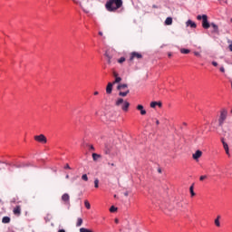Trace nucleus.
<instances>
[{
  "label": "nucleus",
  "instance_id": "obj_1",
  "mask_svg": "<svg viewBox=\"0 0 232 232\" xmlns=\"http://www.w3.org/2000/svg\"><path fill=\"white\" fill-rule=\"evenodd\" d=\"M122 6V0H108L105 8L108 12H117Z\"/></svg>",
  "mask_w": 232,
  "mask_h": 232
},
{
  "label": "nucleus",
  "instance_id": "obj_2",
  "mask_svg": "<svg viewBox=\"0 0 232 232\" xmlns=\"http://www.w3.org/2000/svg\"><path fill=\"white\" fill-rule=\"evenodd\" d=\"M115 106H121V110L123 111H128L130 108V102L126 101L124 102V99L122 98H119L115 102Z\"/></svg>",
  "mask_w": 232,
  "mask_h": 232
},
{
  "label": "nucleus",
  "instance_id": "obj_3",
  "mask_svg": "<svg viewBox=\"0 0 232 232\" xmlns=\"http://www.w3.org/2000/svg\"><path fill=\"white\" fill-rule=\"evenodd\" d=\"M226 119H227V111L223 110L220 112L219 120H218V123L220 127L224 126V121H226Z\"/></svg>",
  "mask_w": 232,
  "mask_h": 232
},
{
  "label": "nucleus",
  "instance_id": "obj_4",
  "mask_svg": "<svg viewBox=\"0 0 232 232\" xmlns=\"http://www.w3.org/2000/svg\"><path fill=\"white\" fill-rule=\"evenodd\" d=\"M34 140H36V142H40L41 144H46V142H48V140L44 134L34 136Z\"/></svg>",
  "mask_w": 232,
  "mask_h": 232
},
{
  "label": "nucleus",
  "instance_id": "obj_5",
  "mask_svg": "<svg viewBox=\"0 0 232 232\" xmlns=\"http://www.w3.org/2000/svg\"><path fill=\"white\" fill-rule=\"evenodd\" d=\"M211 24H209V22H208V15L203 14L202 15V27L205 28V30H208Z\"/></svg>",
  "mask_w": 232,
  "mask_h": 232
},
{
  "label": "nucleus",
  "instance_id": "obj_6",
  "mask_svg": "<svg viewBox=\"0 0 232 232\" xmlns=\"http://www.w3.org/2000/svg\"><path fill=\"white\" fill-rule=\"evenodd\" d=\"M133 59H142V54L137 52H132L130 53V61H133Z\"/></svg>",
  "mask_w": 232,
  "mask_h": 232
},
{
  "label": "nucleus",
  "instance_id": "obj_7",
  "mask_svg": "<svg viewBox=\"0 0 232 232\" xmlns=\"http://www.w3.org/2000/svg\"><path fill=\"white\" fill-rule=\"evenodd\" d=\"M62 200L64 202V204H70V195L68 193H64L62 196Z\"/></svg>",
  "mask_w": 232,
  "mask_h": 232
},
{
  "label": "nucleus",
  "instance_id": "obj_8",
  "mask_svg": "<svg viewBox=\"0 0 232 232\" xmlns=\"http://www.w3.org/2000/svg\"><path fill=\"white\" fill-rule=\"evenodd\" d=\"M111 92H113V83L112 82H109L107 84V87H106V93L108 95H111Z\"/></svg>",
  "mask_w": 232,
  "mask_h": 232
},
{
  "label": "nucleus",
  "instance_id": "obj_9",
  "mask_svg": "<svg viewBox=\"0 0 232 232\" xmlns=\"http://www.w3.org/2000/svg\"><path fill=\"white\" fill-rule=\"evenodd\" d=\"M222 144L227 157H231V154L229 153V146L226 143V141H224V140H222Z\"/></svg>",
  "mask_w": 232,
  "mask_h": 232
},
{
  "label": "nucleus",
  "instance_id": "obj_10",
  "mask_svg": "<svg viewBox=\"0 0 232 232\" xmlns=\"http://www.w3.org/2000/svg\"><path fill=\"white\" fill-rule=\"evenodd\" d=\"M14 215H16V217L21 216V206L17 205L14 209H13Z\"/></svg>",
  "mask_w": 232,
  "mask_h": 232
},
{
  "label": "nucleus",
  "instance_id": "obj_11",
  "mask_svg": "<svg viewBox=\"0 0 232 232\" xmlns=\"http://www.w3.org/2000/svg\"><path fill=\"white\" fill-rule=\"evenodd\" d=\"M194 160H197L198 159H200L202 157V152L200 150H197L193 155H192Z\"/></svg>",
  "mask_w": 232,
  "mask_h": 232
},
{
  "label": "nucleus",
  "instance_id": "obj_12",
  "mask_svg": "<svg viewBox=\"0 0 232 232\" xmlns=\"http://www.w3.org/2000/svg\"><path fill=\"white\" fill-rule=\"evenodd\" d=\"M136 110H138L139 111H140V115H146V110H144V106L142 105H138L136 107Z\"/></svg>",
  "mask_w": 232,
  "mask_h": 232
},
{
  "label": "nucleus",
  "instance_id": "obj_13",
  "mask_svg": "<svg viewBox=\"0 0 232 232\" xmlns=\"http://www.w3.org/2000/svg\"><path fill=\"white\" fill-rule=\"evenodd\" d=\"M186 25L190 26V28H197V24L191 20L187 21Z\"/></svg>",
  "mask_w": 232,
  "mask_h": 232
},
{
  "label": "nucleus",
  "instance_id": "obj_14",
  "mask_svg": "<svg viewBox=\"0 0 232 232\" xmlns=\"http://www.w3.org/2000/svg\"><path fill=\"white\" fill-rule=\"evenodd\" d=\"M126 88H128V84L126 83L119 84L117 86V90H119V92H122V90H126Z\"/></svg>",
  "mask_w": 232,
  "mask_h": 232
},
{
  "label": "nucleus",
  "instance_id": "obj_15",
  "mask_svg": "<svg viewBox=\"0 0 232 232\" xmlns=\"http://www.w3.org/2000/svg\"><path fill=\"white\" fill-rule=\"evenodd\" d=\"M165 24L167 26H169L170 24H173V18L171 17H167L166 20H165Z\"/></svg>",
  "mask_w": 232,
  "mask_h": 232
},
{
  "label": "nucleus",
  "instance_id": "obj_16",
  "mask_svg": "<svg viewBox=\"0 0 232 232\" xmlns=\"http://www.w3.org/2000/svg\"><path fill=\"white\" fill-rule=\"evenodd\" d=\"M130 93V90H127L126 92L120 91L119 95L120 97H126Z\"/></svg>",
  "mask_w": 232,
  "mask_h": 232
},
{
  "label": "nucleus",
  "instance_id": "obj_17",
  "mask_svg": "<svg viewBox=\"0 0 232 232\" xmlns=\"http://www.w3.org/2000/svg\"><path fill=\"white\" fill-rule=\"evenodd\" d=\"M105 57L107 58L108 64H111V56L110 53H108V52L105 53Z\"/></svg>",
  "mask_w": 232,
  "mask_h": 232
},
{
  "label": "nucleus",
  "instance_id": "obj_18",
  "mask_svg": "<svg viewBox=\"0 0 232 232\" xmlns=\"http://www.w3.org/2000/svg\"><path fill=\"white\" fill-rule=\"evenodd\" d=\"M3 224H10V218L9 217H4L2 218Z\"/></svg>",
  "mask_w": 232,
  "mask_h": 232
},
{
  "label": "nucleus",
  "instance_id": "obj_19",
  "mask_svg": "<svg viewBox=\"0 0 232 232\" xmlns=\"http://www.w3.org/2000/svg\"><path fill=\"white\" fill-rule=\"evenodd\" d=\"M82 226V218H78L76 222V227H81Z\"/></svg>",
  "mask_w": 232,
  "mask_h": 232
},
{
  "label": "nucleus",
  "instance_id": "obj_20",
  "mask_svg": "<svg viewBox=\"0 0 232 232\" xmlns=\"http://www.w3.org/2000/svg\"><path fill=\"white\" fill-rule=\"evenodd\" d=\"M191 197H195L194 184L189 188Z\"/></svg>",
  "mask_w": 232,
  "mask_h": 232
},
{
  "label": "nucleus",
  "instance_id": "obj_21",
  "mask_svg": "<svg viewBox=\"0 0 232 232\" xmlns=\"http://www.w3.org/2000/svg\"><path fill=\"white\" fill-rule=\"evenodd\" d=\"M98 159H101V155L97 153H92V160H97Z\"/></svg>",
  "mask_w": 232,
  "mask_h": 232
},
{
  "label": "nucleus",
  "instance_id": "obj_22",
  "mask_svg": "<svg viewBox=\"0 0 232 232\" xmlns=\"http://www.w3.org/2000/svg\"><path fill=\"white\" fill-rule=\"evenodd\" d=\"M84 206L87 209H91L92 205H90V201L89 200H85L84 201Z\"/></svg>",
  "mask_w": 232,
  "mask_h": 232
},
{
  "label": "nucleus",
  "instance_id": "obj_23",
  "mask_svg": "<svg viewBox=\"0 0 232 232\" xmlns=\"http://www.w3.org/2000/svg\"><path fill=\"white\" fill-rule=\"evenodd\" d=\"M210 26H212V28H214V32H218V25H217V24L212 23L210 24Z\"/></svg>",
  "mask_w": 232,
  "mask_h": 232
},
{
  "label": "nucleus",
  "instance_id": "obj_24",
  "mask_svg": "<svg viewBox=\"0 0 232 232\" xmlns=\"http://www.w3.org/2000/svg\"><path fill=\"white\" fill-rule=\"evenodd\" d=\"M121 81H122V78H121V77H116L115 80H114V82H112V84H117V83L121 82Z\"/></svg>",
  "mask_w": 232,
  "mask_h": 232
},
{
  "label": "nucleus",
  "instance_id": "obj_25",
  "mask_svg": "<svg viewBox=\"0 0 232 232\" xmlns=\"http://www.w3.org/2000/svg\"><path fill=\"white\" fill-rule=\"evenodd\" d=\"M126 61V58L125 57H121L119 60H118V63L120 64H122V63H124Z\"/></svg>",
  "mask_w": 232,
  "mask_h": 232
},
{
  "label": "nucleus",
  "instance_id": "obj_26",
  "mask_svg": "<svg viewBox=\"0 0 232 232\" xmlns=\"http://www.w3.org/2000/svg\"><path fill=\"white\" fill-rule=\"evenodd\" d=\"M159 104V102H150V108H155Z\"/></svg>",
  "mask_w": 232,
  "mask_h": 232
},
{
  "label": "nucleus",
  "instance_id": "obj_27",
  "mask_svg": "<svg viewBox=\"0 0 232 232\" xmlns=\"http://www.w3.org/2000/svg\"><path fill=\"white\" fill-rule=\"evenodd\" d=\"M82 179H83L84 182H88V175L83 174V175L82 176Z\"/></svg>",
  "mask_w": 232,
  "mask_h": 232
},
{
  "label": "nucleus",
  "instance_id": "obj_28",
  "mask_svg": "<svg viewBox=\"0 0 232 232\" xmlns=\"http://www.w3.org/2000/svg\"><path fill=\"white\" fill-rule=\"evenodd\" d=\"M110 211L111 213H115V211H117V208H115V206H111Z\"/></svg>",
  "mask_w": 232,
  "mask_h": 232
},
{
  "label": "nucleus",
  "instance_id": "obj_29",
  "mask_svg": "<svg viewBox=\"0 0 232 232\" xmlns=\"http://www.w3.org/2000/svg\"><path fill=\"white\" fill-rule=\"evenodd\" d=\"M214 223H215V226H217V227H220V220L215 219Z\"/></svg>",
  "mask_w": 232,
  "mask_h": 232
},
{
  "label": "nucleus",
  "instance_id": "obj_30",
  "mask_svg": "<svg viewBox=\"0 0 232 232\" xmlns=\"http://www.w3.org/2000/svg\"><path fill=\"white\" fill-rule=\"evenodd\" d=\"M180 52L182 53L188 54V53H189L190 51L188 49H181Z\"/></svg>",
  "mask_w": 232,
  "mask_h": 232
},
{
  "label": "nucleus",
  "instance_id": "obj_31",
  "mask_svg": "<svg viewBox=\"0 0 232 232\" xmlns=\"http://www.w3.org/2000/svg\"><path fill=\"white\" fill-rule=\"evenodd\" d=\"M94 188H99V179L94 180Z\"/></svg>",
  "mask_w": 232,
  "mask_h": 232
},
{
  "label": "nucleus",
  "instance_id": "obj_32",
  "mask_svg": "<svg viewBox=\"0 0 232 232\" xmlns=\"http://www.w3.org/2000/svg\"><path fill=\"white\" fill-rule=\"evenodd\" d=\"M87 146H89L90 150H92V151H95V148L93 147V145L87 144Z\"/></svg>",
  "mask_w": 232,
  "mask_h": 232
},
{
  "label": "nucleus",
  "instance_id": "obj_33",
  "mask_svg": "<svg viewBox=\"0 0 232 232\" xmlns=\"http://www.w3.org/2000/svg\"><path fill=\"white\" fill-rule=\"evenodd\" d=\"M205 179H208V176H200L199 180H205Z\"/></svg>",
  "mask_w": 232,
  "mask_h": 232
},
{
  "label": "nucleus",
  "instance_id": "obj_34",
  "mask_svg": "<svg viewBox=\"0 0 232 232\" xmlns=\"http://www.w3.org/2000/svg\"><path fill=\"white\" fill-rule=\"evenodd\" d=\"M230 44L228 45V50H230V52H232V41L229 42Z\"/></svg>",
  "mask_w": 232,
  "mask_h": 232
},
{
  "label": "nucleus",
  "instance_id": "obj_35",
  "mask_svg": "<svg viewBox=\"0 0 232 232\" xmlns=\"http://www.w3.org/2000/svg\"><path fill=\"white\" fill-rule=\"evenodd\" d=\"M220 72H222V73H225V72H226V69L224 68V67H220Z\"/></svg>",
  "mask_w": 232,
  "mask_h": 232
},
{
  "label": "nucleus",
  "instance_id": "obj_36",
  "mask_svg": "<svg viewBox=\"0 0 232 232\" xmlns=\"http://www.w3.org/2000/svg\"><path fill=\"white\" fill-rule=\"evenodd\" d=\"M113 77H115L116 79L117 77H119V73H117L116 72H113Z\"/></svg>",
  "mask_w": 232,
  "mask_h": 232
},
{
  "label": "nucleus",
  "instance_id": "obj_37",
  "mask_svg": "<svg viewBox=\"0 0 232 232\" xmlns=\"http://www.w3.org/2000/svg\"><path fill=\"white\" fill-rule=\"evenodd\" d=\"M194 55H196L197 57H200V53L196 52V53H194Z\"/></svg>",
  "mask_w": 232,
  "mask_h": 232
},
{
  "label": "nucleus",
  "instance_id": "obj_38",
  "mask_svg": "<svg viewBox=\"0 0 232 232\" xmlns=\"http://www.w3.org/2000/svg\"><path fill=\"white\" fill-rule=\"evenodd\" d=\"M64 169H71L70 165L66 164L65 167H64Z\"/></svg>",
  "mask_w": 232,
  "mask_h": 232
},
{
  "label": "nucleus",
  "instance_id": "obj_39",
  "mask_svg": "<svg viewBox=\"0 0 232 232\" xmlns=\"http://www.w3.org/2000/svg\"><path fill=\"white\" fill-rule=\"evenodd\" d=\"M197 19H198V21L202 20V15H200V14H199V15H198V16H197Z\"/></svg>",
  "mask_w": 232,
  "mask_h": 232
},
{
  "label": "nucleus",
  "instance_id": "obj_40",
  "mask_svg": "<svg viewBox=\"0 0 232 232\" xmlns=\"http://www.w3.org/2000/svg\"><path fill=\"white\" fill-rule=\"evenodd\" d=\"M212 65H213V66H218V63H217V62H212Z\"/></svg>",
  "mask_w": 232,
  "mask_h": 232
},
{
  "label": "nucleus",
  "instance_id": "obj_41",
  "mask_svg": "<svg viewBox=\"0 0 232 232\" xmlns=\"http://www.w3.org/2000/svg\"><path fill=\"white\" fill-rule=\"evenodd\" d=\"M157 106H159L160 108H162V102H158Z\"/></svg>",
  "mask_w": 232,
  "mask_h": 232
},
{
  "label": "nucleus",
  "instance_id": "obj_42",
  "mask_svg": "<svg viewBox=\"0 0 232 232\" xmlns=\"http://www.w3.org/2000/svg\"><path fill=\"white\" fill-rule=\"evenodd\" d=\"M156 124L157 126H159L160 124V121H159V120H156Z\"/></svg>",
  "mask_w": 232,
  "mask_h": 232
},
{
  "label": "nucleus",
  "instance_id": "obj_43",
  "mask_svg": "<svg viewBox=\"0 0 232 232\" xmlns=\"http://www.w3.org/2000/svg\"><path fill=\"white\" fill-rule=\"evenodd\" d=\"M58 232H66L65 229H60Z\"/></svg>",
  "mask_w": 232,
  "mask_h": 232
},
{
  "label": "nucleus",
  "instance_id": "obj_44",
  "mask_svg": "<svg viewBox=\"0 0 232 232\" xmlns=\"http://www.w3.org/2000/svg\"><path fill=\"white\" fill-rule=\"evenodd\" d=\"M158 172H159V173H162V169H158Z\"/></svg>",
  "mask_w": 232,
  "mask_h": 232
},
{
  "label": "nucleus",
  "instance_id": "obj_45",
  "mask_svg": "<svg viewBox=\"0 0 232 232\" xmlns=\"http://www.w3.org/2000/svg\"><path fill=\"white\" fill-rule=\"evenodd\" d=\"M216 220H220V216H218Z\"/></svg>",
  "mask_w": 232,
  "mask_h": 232
},
{
  "label": "nucleus",
  "instance_id": "obj_46",
  "mask_svg": "<svg viewBox=\"0 0 232 232\" xmlns=\"http://www.w3.org/2000/svg\"><path fill=\"white\" fill-rule=\"evenodd\" d=\"M115 224H119V219H115Z\"/></svg>",
  "mask_w": 232,
  "mask_h": 232
},
{
  "label": "nucleus",
  "instance_id": "obj_47",
  "mask_svg": "<svg viewBox=\"0 0 232 232\" xmlns=\"http://www.w3.org/2000/svg\"><path fill=\"white\" fill-rule=\"evenodd\" d=\"M65 179H70V175L67 174V175L65 176Z\"/></svg>",
  "mask_w": 232,
  "mask_h": 232
},
{
  "label": "nucleus",
  "instance_id": "obj_48",
  "mask_svg": "<svg viewBox=\"0 0 232 232\" xmlns=\"http://www.w3.org/2000/svg\"><path fill=\"white\" fill-rule=\"evenodd\" d=\"M94 95H99V92H94Z\"/></svg>",
  "mask_w": 232,
  "mask_h": 232
},
{
  "label": "nucleus",
  "instance_id": "obj_49",
  "mask_svg": "<svg viewBox=\"0 0 232 232\" xmlns=\"http://www.w3.org/2000/svg\"><path fill=\"white\" fill-rule=\"evenodd\" d=\"M109 165L112 167L115 166L114 163H109Z\"/></svg>",
  "mask_w": 232,
  "mask_h": 232
},
{
  "label": "nucleus",
  "instance_id": "obj_50",
  "mask_svg": "<svg viewBox=\"0 0 232 232\" xmlns=\"http://www.w3.org/2000/svg\"><path fill=\"white\" fill-rule=\"evenodd\" d=\"M124 195H125V197H128L129 193H128V192H125Z\"/></svg>",
  "mask_w": 232,
  "mask_h": 232
},
{
  "label": "nucleus",
  "instance_id": "obj_51",
  "mask_svg": "<svg viewBox=\"0 0 232 232\" xmlns=\"http://www.w3.org/2000/svg\"><path fill=\"white\" fill-rule=\"evenodd\" d=\"M99 35H102V32H99Z\"/></svg>",
  "mask_w": 232,
  "mask_h": 232
},
{
  "label": "nucleus",
  "instance_id": "obj_52",
  "mask_svg": "<svg viewBox=\"0 0 232 232\" xmlns=\"http://www.w3.org/2000/svg\"><path fill=\"white\" fill-rule=\"evenodd\" d=\"M169 57H171V53H169Z\"/></svg>",
  "mask_w": 232,
  "mask_h": 232
},
{
  "label": "nucleus",
  "instance_id": "obj_53",
  "mask_svg": "<svg viewBox=\"0 0 232 232\" xmlns=\"http://www.w3.org/2000/svg\"><path fill=\"white\" fill-rule=\"evenodd\" d=\"M77 178H72V180H75Z\"/></svg>",
  "mask_w": 232,
  "mask_h": 232
},
{
  "label": "nucleus",
  "instance_id": "obj_54",
  "mask_svg": "<svg viewBox=\"0 0 232 232\" xmlns=\"http://www.w3.org/2000/svg\"><path fill=\"white\" fill-rule=\"evenodd\" d=\"M153 8H157V6H156V5H153Z\"/></svg>",
  "mask_w": 232,
  "mask_h": 232
},
{
  "label": "nucleus",
  "instance_id": "obj_55",
  "mask_svg": "<svg viewBox=\"0 0 232 232\" xmlns=\"http://www.w3.org/2000/svg\"><path fill=\"white\" fill-rule=\"evenodd\" d=\"M3 202V200L0 198V203Z\"/></svg>",
  "mask_w": 232,
  "mask_h": 232
},
{
  "label": "nucleus",
  "instance_id": "obj_56",
  "mask_svg": "<svg viewBox=\"0 0 232 232\" xmlns=\"http://www.w3.org/2000/svg\"><path fill=\"white\" fill-rule=\"evenodd\" d=\"M230 23H232V18L230 19Z\"/></svg>",
  "mask_w": 232,
  "mask_h": 232
},
{
  "label": "nucleus",
  "instance_id": "obj_57",
  "mask_svg": "<svg viewBox=\"0 0 232 232\" xmlns=\"http://www.w3.org/2000/svg\"><path fill=\"white\" fill-rule=\"evenodd\" d=\"M0 164H1V161H0Z\"/></svg>",
  "mask_w": 232,
  "mask_h": 232
}]
</instances>
